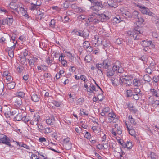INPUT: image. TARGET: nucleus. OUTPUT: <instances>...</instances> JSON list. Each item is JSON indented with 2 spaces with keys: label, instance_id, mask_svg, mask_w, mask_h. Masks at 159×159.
<instances>
[{
  "label": "nucleus",
  "instance_id": "obj_11",
  "mask_svg": "<svg viewBox=\"0 0 159 159\" xmlns=\"http://www.w3.org/2000/svg\"><path fill=\"white\" fill-rule=\"evenodd\" d=\"M23 5L22 3H20L19 5V8L16 11L18 13H22L23 15L27 17L28 16V14H26V12L25 10L24 7H23Z\"/></svg>",
  "mask_w": 159,
  "mask_h": 159
},
{
  "label": "nucleus",
  "instance_id": "obj_10",
  "mask_svg": "<svg viewBox=\"0 0 159 159\" xmlns=\"http://www.w3.org/2000/svg\"><path fill=\"white\" fill-rule=\"evenodd\" d=\"M122 0H109L107 3L109 7L116 8L117 7V2H120Z\"/></svg>",
  "mask_w": 159,
  "mask_h": 159
},
{
  "label": "nucleus",
  "instance_id": "obj_26",
  "mask_svg": "<svg viewBox=\"0 0 159 159\" xmlns=\"http://www.w3.org/2000/svg\"><path fill=\"white\" fill-rule=\"evenodd\" d=\"M151 93L153 95L156 97L159 96V90H155L154 89H151L150 90Z\"/></svg>",
  "mask_w": 159,
  "mask_h": 159
},
{
  "label": "nucleus",
  "instance_id": "obj_1",
  "mask_svg": "<svg viewBox=\"0 0 159 159\" xmlns=\"http://www.w3.org/2000/svg\"><path fill=\"white\" fill-rule=\"evenodd\" d=\"M142 29V28L141 27H136L134 30L128 31L127 32L128 35L130 36L132 39L136 40L138 39L137 38V36L139 34H143Z\"/></svg>",
  "mask_w": 159,
  "mask_h": 159
},
{
  "label": "nucleus",
  "instance_id": "obj_24",
  "mask_svg": "<svg viewBox=\"0 0 159 159\" xmlns=\"http://www.w3.org/2000/svg\"><path fill=\"white\" fill-rule=\"evenodd\" d=\"M102 43V44L105 47H107L110 45L109 41L105 39H103V40L100 39L99 43Z\"/></svg>",
  "mask_w": 159,
  "mask_h": 159
},
{
  "label": "nucleus",
  "instance_id": "obj_48",
  "mask_svg": "<svg viewBox=\"0 0 159 159\" xmlns=\"http://www.w3.org/2000/svg\"><path fill=\"white\" fill-rule=\"evenodd\" d=\"M150 157L152 159H156L157 158V156L156 155L154 152H150Z\"/></svg>",
  "mask_w": 159,
  "mask_h": 159
},
{
  "label": "nucleus",
  "instance_id": "obj_50",
  "mask_svg": "<svg viewBox=\"0 0 159 159\" xmlns=\"http://www.w3.org/2000/svg\"><path fill=\"white\" fill-rule=\"evenodd\" d=\"M85 60L87 62H90L92 60L91 56L89 55H86L85 57Z\"/></svg>",
  "mask_w": 159,
  "mask_h": 159
},
{
  "label": "nucleus",
  "instance_id": "obj_19",
  "mask_svg": "<svg viewBox=\"0 0 159 159\" xmlns=\"http://www.w3.org/2000/svg\"><path fill=\"white\" fill-rule=\"evenodd\" d=\"M141 80L137 79H134L133 81V85L137 87L140 86L141 84Z\"/></svg>",
  "mask_w": 159,
  "mask_h": 159
},
{
  "label": "nucleus",
  "instance_id": "obj_32",
  "mask_svg": "<svg viewBox=\"0 0 159 159\" xmlns=\"http://www.w3.org/2000/svg\"><path fill=\"white\" fill-rule=\"evenodd\" d=\"M94 40H93V41H94L95 44H96L97 43L100 42V41L101 39H100L99 38L98 36V35H96L94 36Z\"/></svg>",
  "mask_w": 159,
  "mask_h": 159
},
{
  "label": "nucleus",
  "instance_id": "obj_54",
  "mask_svg": "<svg viewBox=\"0 0 159 159\" xmlns=\"http://www.w3.org/2000/svg\"><path fill=\"white\" fill-rule=\"evenodd\" d=\"M38 8L35 4H34L32 3H31V6L30 7V10H34Z\"/></svg>",
  "mask_w": 159,
  "mask_h": 159
},
{
  "label": "nucleus",
  "instance_id": "obj_20",
  "mask_svg": "<svg viewBox=\"0 0 159 159\" xmlns=\"http://www.w3.org/2000/svg\"><path fill=\"white\" fill-rule=\"evenodd\" d=\"M102 66H103V68L107 70L109 69V68H110L111 67L109 65V63L107 60L104 61L103 64H102Z\"/></svg>",
  "mask_w": 159,
  "mask_h": 159
},
{
  "label": "nucleus",
  "instance_id": "obj_38",
  "mask_svg": "<svg viewBox=\"0 0 159 159\" xmlns=\"http://www.w3.org/2000/svg\"><path fill=\"white\" fill-rule=\"evenodd\" d=\"M17 144L19 145L20 146L26 149H28L29 146L25 144H24L23 143H19V142H16Z\"/></svg>",
  "mask_w": 159,
  "mask_h": 159
},
{
  "label": "nucleus",
  "instance_id": "obj_28",
  "mask_svg": "<svg viewBox=\"0 0 159 159\" xmlns=\"http://www.w3.org/2000/svg\"><path fill=\"white\" fill-rule=\"evenodd\" d=\"M110 110V108L108 107H107L104 108L102 112L101 113V115L102 116H104L105 115L106 113L108 112Z\"/></svg>",
  "mask_w": 159,
  "mask_h": 159
},
{
  "label": "nucleus",
  "instance_id": "obj_62",
  "mask_svg": "<svg viewBox=\"0 0 159 159\" xmlns=\"http://www.w3.org/2000/svg\"><path fill=\"white\" fill-rule=\"evenodd\" d=\"M137 18L138 19V21L139 22L140 24L143 23L144 21V19L141 17H138Z\"/></svg>",
  "mask_w": 159,
  "mask_h": 159
},
{
  "label": "nucleus",
  "instance_id": "obj_43",
  "mask_svg": "<svg viewBox=\"0 0 159 159\" xmlns=\"http://www.w3.org/2000/svg\"><path fill=\"white\" fill-rule=\"evenodd\" d=\"M90 46L89 43L88 41H85L84 43V49L88 48Z\"/></svg>",
  "mask_w": 159,
  "mask_h": 159
},
{
  "label": "nucleus",
  "instance_id": "obj_36",
  "mask_svg": "<svg viewBox=\"0 0 159 159\" xmlns=\"http://www.w3.org/2000/svg\"><path fill=\"white\" fill-rule=\"evenodd\" d=\"M39 141L41 143H46V144H48V140H46V139L44 137H41L39 139Z\"/></svg>",
  "mask_w": 159,
  "mask_h": 159
},
{
  "label": "nucleus",
  "instance_id": "obj_64",
  "mask_svg": "<svg viewBox=\"0 0 159 159\" xmlns=\"http://www.w3.org/2000/svg\"><path fill=\"white\" fill-rule=\"evenodd\" d=\"M153 79L154 81L157 83L159 80V77L158 76H154Z\"/></svg>",
  "mask_w": 159,
  "mask_h": 159
},
{
  "label": "nucleus",
  "instance_id": "obj_57",
  "mask_svg": "<svg viewBox=\"0 0 159 159\" xmlns=\"http://www.w3.org/2000/svg\"><path fill=\"white\" fill-rule=\"evenodd\" d=\"M26 58L25 57L21 56L20 58V61L22 64H25L26 61Z\"/></svg>",
  "mask_w": 159,
  "mask_h": 159
},
{
  "label": "nucleus",
  "instance_id": "obj_21",
  "mask_svg": "<svg viewBox=\"0 0 159 159\" xmlns=\"http://www.w3.org/2000/svg\"><path fill=\"white\" fill-rule=\"evenodd\" d=\"M14 45L11 47L8 51V55L11 58H12L14 57V51L15 48Z\"/></svg>",
  "mask_w": 159,
  "mask_h": 159
},
{
  "label": "nucleus",
  "instance_id": "obj_34",
  "mask_svg": "<svg viewBox=\"0 0 159 159\" xmlns=\"http://www.w3.org/2000/svg\"><path fill=\"white\" fill-rule=\"evenodd\" d=\"M119 16H116V17L114 18L113 20V23L114 24H116L119 23L120 21V20L118 19Z\"/></svg>",
  "mask_w": 159,
  "mask_h": 159
},
{
  "label": "nucleus",
  "instance_id": "obj_33",
  "mask_svg": "<svg viewBox=\"0 0 159 159\" xmlns=\"http://www.w3.org/2000/svg\"><path fill=\"white\" fill-rule=\"evenodd\" d=\"M138 12L136 11H135L131 13V17H133L134 18H138Z\"/></svg>",
  "mask_w": 159,
  "mask_h": 159
},
{
  "label": "nucleus",
  "instance_id": "obj_51",
  "mask_svg": "<svg viewBox=\"0 0 159 159\" xmlns=\"http://www.w3.org/2000/svg\"><path fill=\"white\" fill-rule=\"evenodd\" d=\"M22 120L25 123L30 121L28 116H24L23 117Z\"/></svg>",
  "mask_w": 159,
  "mask_h": 159
},
{
  "label": "nucleus",
  "instance_id": "obj_8",
  "mask_svg": "<svg viewBox=\"0 0 159 159\" xmlns=\"http://www.w3.org/2000/svg\"><path fill=\"white\" fill-rule=\"evenodd\" d=\"M73 35H76L79 36H82L83 37H86L89 35L88 33H85V32L82 31L81 30L77 31L76 30H74L71 32Z\"/></svg>",
  "mask_w": 159,
  "mask_h": 159
},
{
  "label": "nucleus",
  "instance_id": "obj_46",
  "mask_svg": "<svg viewBox=\"0 0 159 159\" xmlns=\"http://www.w3.org/2000/svg\"><path fill=\"white\" fill-rule=\"evenodd\" d=\"M49 25L50 27L54 28L55 26V20H52L50 22Z\"/></svg>",
  "mask_w": 159,
  "mask_h": 159
},
{
  "label": "nucleus",
  "instance_id": "obj_35",
  "mask_svg": "<svg viewBox=\"0 0 159 159\" xmlns=\"http://www.w3.org/2000/svg\"><path fill=\"white\" fill-rule=\"evenodd\" d=\"M106 71L107 72V75L108 77H110L114 75V71L109 70V69H108Z\"/></svg>",
  "mask_w": 159,
  "mask_h": 159
},
{
  "label": "nucleus",
  "instance_id": "obj_13",
  "mask_svg": "<svg viewBox=\"0 0 159 159\" xmlns=\"http://www.w3.org/2000/svg\"><path fill=\"white\" fill-rule=\"evenodd\" d=\"M120 11L123 16H125L129 18L131 17V13L127 9H125L123 8H122L120 9Z\"/></svg>",
  "mask_w": 159,
  "mask_h": 159
},
{
  "label": "nucleus",
  "instance_id": "obj_16",
  "mask_svg": "<svg viewBox=\"0 0 159 159\" xmlns=\"http://www.w3.org/2000/svg\"><path fill=\"white\" fill-rule=\"evenodd\" d=\"M98 18H100L101 22H104L108 19V17L104 14H102L98 16Z\"/></svg>",
  "mask_w": 159,
  "mask_h": 159
},
{
  "label": "nucleus",
  "instance_id": "obj_63",
  "mask_svg": "<svg viewBox=\"0 0 159 159\" xmlns=\"http://www.w3.org/2000/svg\"><path fill=\"white\" fill-rule=\"evenodd\" d=\"M84 101V98H80L78 100L77 103L78 104H81Z\"/></svg>",
  "mask_w": 159,
  "mask_h": 159
},
{
  "label": "nucleus",
  "instance_id": "obj_7",
  "mask_svg": "<svg viewBox=\"0 0 159 159\" xmlns=\"http://www.w3.org/2000/svg\"><path fill=\"white\" fill-rule=\"evenodd\" d=\"M141 43L142 45L144 47H148L149 48H153L155 47V45L152 43V41L147 40L142 41Z\"/></svg>",
  "mask_w": 159,
  "mask_h": 159
},
{
  "label": "nucleus",
  "instance_id": "obj_31",
  "mask_svg": "<svg viewBox=\"0 0 159 159\" xmlns=\"http://www.w3.org/2000/svg\"><path fill=\"white\" fill-rule=\"evenodd\" d=\"M63 146L66 150H69L71 148V143H64Z\"/></svg>",
  "mask_w": 159,
  "mask_h": 159
},
{
  "label": "nucleus",
  "instance_id": "obj_47",
  "mask_svg": "<svg viewBox=\"0 0 159 159\" xmlns=\"http://www.w3.org/2000/svg\"><path fill=\"white\" fill-rule=\"evenodd\" d=\"M108 117L111 118L113 119H115L116 117V116L114 113L111 112L109 113Z\"/></svg>",
  "mask_w": 159,
  "mask_h": 159
},
{
  "label": "nucleus",
  "instance_id": "obj_52",
  "mask_svg": "<svg viewBox=\"0 0 159 159\" xmlns=\"http://www.w3.org/2000/svg\"><path fill=\"white\" fill-rule=\"evenodd\" d=\"M126 148L128 149H130L132 148V145L131 142H127L126 143Z\"/></svg>",
  "mask_w": 159,
  "mask_h": 159
},
{
  "label": "nucleus",
  "instance_id": "obj_56",
  "mask_svg": "<svg viewBox=\"0 0 159 159\" xmlns=\"http://www.w3.org/2000/svg\"><path fill=\"white\" fill-rule=\"evenodd\" d=\"M128 118L130 119V121L131 123L134 125L135 124L136 122L132 118V116H129L128 117Z\"/></svg>",
  "mask_w": 159,
  "mask_h": 159
},
{
  "label": "nucleus",
  "instance_id": "obj_6",
  "mask_svg": "<svg viewBox=\"0 0 159 159\" xmlns=\"http://www.w3.org/2000/svg\"><path fill=\"white\" fill-rule=\"evenodd\" d=\"M40 116L37 114L34 115L31 119L30 120V124L32 125H38V122L39 120Z\"/></svg>",
  "mask_w": 159,
  "mask_h": 159
},
{
  "label": "nucleus",
  "instance_id": "obj_53",
  "mask_svg": "<svg viewBox=\"0 0 159 159\" xmlns=\"http://www.w3.org/2000/svg\"><path fill=\"white\" fill-rule=\"evenodd\" d=\"M76 9L77 11L80 13H83L85 10V9L83 7H78Z\"/></svg>",
  "mask_w": 159,
  "mask_h": 159
},
{
  "label": "nucleus",
  "instance_id": "obj_49",
  "mask_svg": "<svg viewBox=\"0 0 159 159\" xmlns=\"http://www.w3.org/2000/svg\"><path fill=\"white\" fill-rule=\"evenodd\" d=\"M94 3H95V4L94 5L95 6H96V7L98 8H99L100 9H101L102 8H101V4L100 3V2H95L94 1V2H93Z\"/></svg>",
  "mask_w": 159,
  "mask_h": 159
},
{
  "label": "nucleus",
  "instance_id": "obj_23",
  "mask_svg": "<svg viewBox=\"0 0 159 159\" xmlns=\"http://www.w3.org/2000/svg\"><path fill=\"white\" fill-rule=\"evenodd\" d=\"M22 114L21 113L18 112L17 114L14 116L15 120L20 121L22 120Z\"/></svg>",
  "mask_w": 159,
  "mask_h": 159
},
{
  "label": "nucleus",
  "instance_id": "obj_61",
  "mask_svg": "<svg viewBox=\"0 0 159 159\" xmlns=\"http://www.w3.org/2000/svg\"><path fill=\"white\" fill-rule=\"evenodd\" d=\"M91 8L92 10H93V11H98L99 10H100L99 8L97 7H96V6H95L94 5L93 6L91 7Z\"/></svg>",
  "mask_w": 159,
  "mask_h": 159
},
{
  "label": "nucleus",
  "instance_id": "obj_18",
  "mask_svg": "<svg viewBox=\"0 0 159 159\" xmlns=\"http://www.w3.org/2000/svg\"><path fill=\"white\" fill-rule=\"evenodd\" d=\"M22 103L21 99L20 97H17L15 99V105L17 106H19Z\"/></svg>",
  "mask_w": 159,
  "mask_h": 159
},
{
  "label": "nucleus",
  "instance_id": "obj_29",
  "mask_svg": "<svg viewBox=\"0 0 159 159\" xmlns=\"http://www.w3.org/2000/svg\"><path fill=\"white\" fill-rule=\"evenodd\" d=\"M119 64H120V62L118 61L115 63L113 66L112 70L114 71H117L119 67V66H118Z\"/></svg>",
  "mask_w": 159,
  "mask_h": 159
},
{
  "label": "nucleus",
  "instance_id": "obj_55",
  "mask_svg": "<svg viewBox=\"0 0 159 159\" xmlns=\"http://www.w3.org/2000/svg\"><path fill=\"white\" fill-rule=\"evenodd\" d=\"M86 17L85 16L83 15H81L78 16V18L80 20H84L86 19Z\"/></svg>",
  "mask_w": 159,
  "mask_h": 159
},
{
  "label": "nucleus",
  "instance_id": "obj_39",
  "mask_svg": "<svg viewBox=\"0 0 159 159\" xmlns=\"http://www.w3.org/2000/svg\"><path fill=\"white\" fill-rule=\"evenodd\" d=\"M127 128L129 131V133L132 136H134L135 134V131L134 129H129L128 126H127Z\"/></svg>",
  "mask_w": 159,
  "mask_h": 159
},
{
  "label": "nucleus",
  "instance_id": "obj_44",
  "mask_svg": "<svg viewBox=\"0 0 159 159\" xmlns=\"http://www.w3.org/2000/svg\"><path fill=\"white\" fill-rule=\"evenodd\" d=\"M46 122L48 124L51 125H53L54 124V122L52 121V119L50 118L47 119L46 120Z\"/></svg>",
  "mask_w": 159,
  "mask_h": 159
},
{
  "label": "nucleus",
  "instance_id": "obj_27",
  "mask_svg": "<svg viewBox=\"0 0 159 159\" xmlns=\"http://www.w3.org/2000/svg\"><path fill=\"white\" fill-rule=\"evenodd\" d=\"M16 85L15 83L14 82L8 83L7 84L8 88L10 89H13Z\"/></svg>",
  "mask_w": 159,
  "mask_h": 159
},
{
  "label": "nucleus",
  "instance_id": "obj_4",
  "mask_svg": "<svg viewBox=\"0 0 159 159\" xmlns=\"http://www.w3.org/2000/svg\"><path fill=\"white\" fill-rule=\"evenodd\" d=\"M10 140L5 135L2 134H0V143L5 144L9 146H11L10 143Z\"/></svg>",
  "mask_w": 159,
  "mask_h": 159
},
{
  "label": "nucleus",
  "instance_id": "obj_3",
  "mask_svg": "<svg viewBox=\"0 0 159 159\" xmlns=\"http://www.w3.org/2000/svg\"><path fill=\"white\" fill-rule=\"evenodd\" d=\"M122 133V130L120 126H119L117 124H115L114 127L112 129V133L114 136L117 134L120 135Z\"/></svg>",
  "mask_w": 159,
  "mask_h": 159
},
{
  "label": "nucleus",
  "instance_id": "obj_5",
  "mask_svg": "<svg viewBox=\"0 0 159 159\" xmlns=\"http://www.w3.org/2000/svg\"><path fill=\"white\" fill-rule=\"evenodd\" d=\"M138 7H139L140 11L143 14L152 16H153L154 15L153 13L151 12L148 8L144 6L139 5Z\"/></svg>",
  "mask_w": 159,
  "mask_h": 159
},
{
  "label": "nucleus",
  "instance_id": "obj_15",
  "mask_svg": "<svg viewBox=\"0 0 159 159\" xmlns=\"http://www.w3.org/2000/svg\"><path fill=\"white\" fill-rule=\"evenodd\" d=\"M3 112L6 117L7 118L10 117V114L11 113V110L9 107H6L4 109Z\"/></svg>",
  "mask_w": 159,
  "mask_h": 159
},
{
  "label": "nucleus",
  "instance_id": "obj_58",
  "mask_svg": "<svg viewBox=\"0 0 159 159\" xmlns=\"http://www.w3.org/2000/svg\"><path fill=\"white\" fill-rule=\"evenodd\" d=\"M122 39L120 38H118L116 41V43L118 45L121 44L122 43Z\"/></svg>",
  "mask_w": 159,
  "mask_h": 159
},
{
  "label": "nucleus",
  "instance_id": "obj_42",
  "mask_svg": "<svg viewBox=\"0 0 159 159\" xmlns=\"http://www.w3.org/2000/svg\"><path fill=\"white\" fill-rule=\"evenodd\" d=\"M18 112V111L17 109H14L12 111H11V113L10 114V116H15Z\"/></svg>",
  "mask_w": 159,
  "mask_h": 159
},
{
  "label": "nucleus",
  "instance_id": "obj_30",
  "mask_svg": "<svg viewBox=\"0 0 159 159\" xmlns=\"http://www.w3.org/2000/svg\"><path fill=\"white\" fill-rule=\"evenodd\" d=\"M64 72L65 71L63 70H60L59 73H57L56 75L55 76L57 79L60 78L62 76V74H64Z\"/></svg>",
  "mask_w": 159,
  "mask_h": 159
},
{
  "label": "nucleus",
  "instance_id": "obj_40",
  "mask_svg": "<svg viewBox=\"0 0 159 159\" xmlns=\"http://www.w3.org/2000/svg\"><path fill=\"white\" fill-rule=\"evenodd\" d=\"M102 64H98L96 65V67L98 69V72L99 74L101 73H102V71L101 70V68L102 66Z\"/></svg>",
  "mask_w": 159,
  "mask_h": 159
},
{
  "label": "nucleus",
  "instance_id": "obj_2",
  "mask_svg": "<svg viewBox=\"0 0 159 159\" xmlns=\"http://www.w3.org/2000/svg\"><path fill=\"white\" fill-rule=\"evenodd\" d=\"M133 78V76L131 75L123 76L121 77V79L122 80L121 82L123 83V85L126 86H129L131 84V82L129 81Z\"/></svg>",
  "mask_w": 159,
  "mask_h": 159
},
{
  "label": "nucleus",
  "instance_id": "obj_45",
  "mask_svg": "<svg viewBox=\"0 0 159 159\" xmlns=\"http://www.w3.org/2000/svg\"><path fill=\"white\" fill-rule=\"evenodd\" d=\"M0 88L1 89V90H2V91L1 93H0V94L2 95H3L4 94V93H3V91L4 88V85L3 82L1 81H0Z\"/></svg>",
  "mask_w": 159,
  "mask_h": 159
},
{
  "label": "nucleus",
  "instance_id": "obj_41",
  "mask_svg": "<svg viewBox=\"0 0 159 159\" xmlns=\"http://www.w3.org/2000/svg\"><path fill=\"white\" fill-rule=\"evenodd\" d=\"M152 34L153 37L159 39V33H158L156 31H153Z\"/></svg>",
  "mask_w": 159,
  "mask_h": 159
},
{
  "label": "nucleus",
  "instance_id": "obj_25",
  "mask_svg": "<svg viewBox=\"0 0 159 159\" xmlns=\"http://www.w3.org/2000/svg\"><path fill=\"white\" fill-rule=\"evenodd\" d=\"M32 100L34 102H38L39 99V97L36 94H33L31 96Z\"/></svg>",
  "mask_w": 159,
  "mask_h": 159
},
{
  "label": "nucleus",
  "instance_id": "obj_37",
  "mask_svg": "<svg viewBox=\"0 0 159 159\" xmlns=\"http://www.w3.org/2000/svg\"><path fill=\"white\" fill-rule=\"evenodd\" d=\"M143 78L145 81L149 82L150 81L151 78L148 75H145L144 76Z\"/></svg>",
  "mask_w": 159,
  "mask_h": 159
},
{
  "label": "nucleus",
  "instance_id": "obj_59",
  "mask_svg": "<svg viewBox=\"0 0 159 159\" xmlns=\"http://www.w3.org/2000/svg\"><path fill=\"white\" fill-rule=\"evenodd\" d=\"M134 93H135V94H137L138 95V94H140L141 91L139 89V88H136L134 90Z\"/></svg>",
  "mask_w": 159,
  "mask_h": 159
},
{
  "label": "nucleus",
  "instance_id": "obj_22",
  "mask_svg": "<svg viewBox=\"0 0 159 159\" xmlns=\"http://www.w3.org/2000/svg\"><path fill=\"white\" fill-rule=\"evenodd\" d=\"M13 22V19L12 17L7 18L5 19V22L6 24L10 26L11 25Z\"/></svg>",
  "mask_w": 159,
  "mask_h": 159
},
{
  "label": "nucleus",
  "instance_id": "obj_17",
  "mask_svg": "<svg viewBox=\"0 0 159 159\" xmlns=\"http://www.w3.org/2000/svg\"><path fill=\"white\" fill-rule=\"evenodd\" d=\"M37 59L35 57H31L30 59H28L29 62V65L31 67L33 66L35 61H37Z\"/></svg>",
  "mask_w": 159,
  "mask_h": 159
},
{
  "label": "nucleus",
  "instance_id": "obj_12",
  "mask_svg": "<svg viewBox=\"0 0 159 159\" xmlns=\"http://www.w3.org/2000/svg\"><path fill=\"white\" fill-rule=\"evenodd\" d=\"M112 84L115 86H117L120 84L121 85L123 86V83H121L122 81L121 79V77L120 78L117 77L116 78H115L114 80H111Z\"/></svg>",
  "mask_w": 159,
  "mask_h": 159
},
{
  "label": "nucleus",
  "instance_id": "obj_9",
  "mask_svg": "<svg viewBox=\"0 0 159 159\" xmlns=\"http://www.w3.org/2000/svg\"><path fill=\"white\" fill-rule=\"evenodd\" d=\"M88 20L89 22L95 24L98 23L99 21V20L95 14H92L89 16Z\"/></svg>",
  "mask_w": 159,
  "mask_h": 159
},
{
  "label": "nucleus",
  "instance_id": "obj_14",
  "mask_svg": "<svg viewBox=\"0 0 159 159\" xmlns=\"http://www.w3.org/2000/svg\"><path fill=\"white\" fill-rule=\"evenodd\" d=\"M20 3H21L20 2H17L15 3H10L9 7L17 11L19 8V5Z\"/></svg>",
  "mask_w": 159,
  "mask_h": 159
},
{
  "label": "nucleus",
  "instance_id": "obj_60",
  "mask_svg": "<svg viewBox=\"0 0 159 159\" xmlns=\"http://www.w3.org/2000/svg\"><path fill=\"white\" fill-rule=\"evenodd\" d=\"M17 95L20 97H24L25 94L22 92H19L17 93Z\"/></svg>",
  "mask_w": 159,
  "mask_h": 159
}]
</instances>
